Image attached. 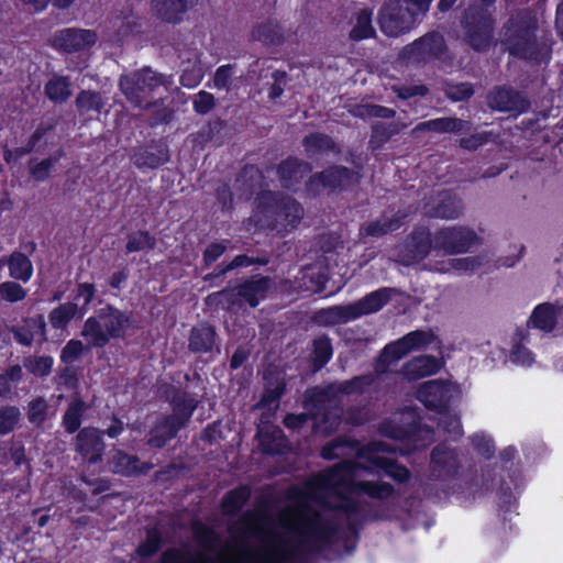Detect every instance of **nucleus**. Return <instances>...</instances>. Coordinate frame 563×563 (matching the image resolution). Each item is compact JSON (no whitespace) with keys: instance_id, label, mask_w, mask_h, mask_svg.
Returning a JSON list of instances; mask_svg holds the SVG:
<instances>
[{"instance_id":"f257e3e1","label":"nucleus","mask_w":563,"mask_h":563,"mask_svg":"<svg viewBox=\"0 0 563 563\" xmlns=\"http://www.w3.org/2000/svg\"><path fill=\"white\" fill-rule=\"evenodd\" d=\"M363 466L350 460L311 478L302 489H294V503L278 512L275 523H264L255 511H245L229 523L231 541L221 542L218 532L195 521L192 534L200 547L170 548L159 563H292L299 553L321 550L339 529H355L363 511L358 494L385 499L394 493L388 483L356 482Z\"/></svg>"},{"instance_id":"f03ea898","label":"nucleus","mask_w":563,"mask_h":563,"mask_svg":"<svg viewBox=\"0 0 563 563\" xmlns=\"http://www.w3.org/2000/svg\"><path fill=\"white\" fill-rule=\"evenodd\" d=\"M372 382L369 375H362L310 389L308 401L316 431L323 434L333 432L343 415L342 396L361 394Z\"/></svg>"},{"instance_id":"7ed1b4c3","label":"nucleus","mask_w":563,"mask_h":563,"mask_svg":"<svg viewBox=\"0 0 563 563\" xmlns=\"http://www.w3.org/2000/svg\"><path fill=\"white\" fill-rule=\"evenodd\" d=\"M538 26L536 14L529 10L512 15L505 25L504 43L509 53L536 64L547 62L550 46L537 35Z\"/></svg>"},{"instance_id":"20e7f679","label":"nucleus","mask_w":563,"mask_h":563,"mask_svg":"<svg viewBox=\"0 0 563 563\" xmlns=\"http://www.w3.org/2000/svg\"><path fill=\"white\" fill-rule=\"evenodd\" d=\"M132 325V313L107 305L95 317L88 318L82 327L81 336L89 346L103 347L111 339H122Z\"/></svg>"},{"instance_id":"39448f33","label":"nucleus","mask_w":563,"mask_h":563,"mask_svg":"<svg viewBox=\"0 0 563 563\" xmlns=\"http://www.w3.org/2000/svg\"><path fill=\"white\" fill-rule=\"evenodd\" d=\"M172 79L151 67L124 74L119 78V88L126 100L141 110H151L162 103V99L147 101V98L159 87L168 90Z\"/></svg>"},{"instance_id":"423d86ee","label":"nucleus","mask_w":563,"mask_h":563,"mask_svg":"<svg viewBox=\"0 0 563 563\" xmlns=\"http://www.w3.org/2000/svg\"><path fill=\"white\" fill-rule=\"evenodd\" d=\"M264 217L268 227L278 231L295 229L303 218L301 205L290 196L279 192H267L261 198Z\"/></svg>"},{"instance_id":"0eeeda50","label":"nucleus","mask_w":563,"mask_h":563,"mask_svg":"<svg viewBox=\"0 0 563 563\" xmlns=\"http://www.w3.org/2000/svg\"><path fill=\"white\" fill-rule=\"evenodd\" d=\"M197 405L198 401L189 395H184L179 398L173 415L162 417L150 430L147 444L155 449L164 448L186 426Z\"/></svg>"},{"instance_id":"6e6552de","label":"nucleus","mask_w":563,"mask_h":563,"mask_svg":"<svg viewBox=\"0 0 563 563\" xmlns=\"http://www.w3.org/2000/svg\"><path fill=\"white\" fill-rule=\"evenodd\" d=\"M427 11L416 0H390L380 10V29L388 36H398L412 27L417 13Z\"/></svg>"},{"instance_id":"1a4fd4ad","label":"nucleus","mask_w":563,"mask_h":563,"mask_svg":"<svg viewBox=\"0 0 563 563\" xmlns=\"http://www.w3.org/2000/svg\"><path fill=\"white\" fill-rule=\"evenodd\" d=\"M435 339L437 336L431 330H417L406 334L396 342L387 344L379 355L376 371L385 372L391 363L397 362L412 351L426 349Z\"/></svg>"},{"instance_id":"9d476101","label":"nucleus","mask_w":563,"mask_h":563,"mask_svg":"<svg viewBox=\"0 0 563 563\" xmlns=\"http://www.w3.org/2000/svg\"><path fill=\"white\" fill-rule=\"evenodd\" d=\"M478 240L477 234L466 227H448L433 234V247L445 254L465 253Z\"/></svg>"},{"instance_id":"9b49d317","label":"nucleus","mask_w":563,"mask_h":563,"mask_svg":"<svg viewBox=\"0 0 563 563\" xmlns=\"http://www.w3.org/2000/svg\"><path fill=\"white\" fill-rule=\"evenodd\" d=\"M446 52L444 37L439 32H430L413 43L405 46L401 58L412 63H426L441 58Z\"/></svg>"},{"instance_id":"f8f14e48","label":"nucleus","mask_w":563,"mask_h":563,"mask_svg":"<svg viewBox=\"0 0 563 563\" xmlns=\"http://www.w3.org/2000/svg\"><path fill=\"white\" fill-rule=\"evenodd\" d=\"M433 238L426 228H417L397 246V262L402 265H412L422 261L430 252Z\"/></svg>"},{"instance_id":"ddd939ff","label":"nucleus","mask_w":563,"mask_h":563,"mask_svg":"<svg viewBox=\"0 0 563 563\" xmlns=\"http://www.w3.org/2000/svg\"><path fill=\"white\" fill-rule=\"evenodd\" d=\"M456 391L457 387L453 384L429 380L418 388L417 399L428 409L442 413V411L446 410L453 393Z\"/></svg>"},{"instance_id":"4468645a","label":"nucleus","mask_w":563,"mask_h":563,"mask_svg":"<svg viewBox=\"0 0 563 563\" xmlns=\"http://www.w3.org/2000/svg\"><path fill=\"white\" fill-rule=\"evenodd\" d=\"M487 106L497 111L521 113L528 110V98L512 87H495L487 95Z\"/></svg>"},{"instance_id":"2eb2a0df","label":"nucleus","mask_w":563,"mask_h":563,"mask_svg":"<svg viewBox=\"0 0 563 563\" xmlns=\"http://www.w3.org/2000/svg\"><path fill=\"white\" fill-rule=\"evenodd\" d=\"M74 445L82 461L89 464H97L102 461L106 445L102 432L98 429L91 427L81 429L75 438Z\"/></svg>"},{"instance_id":"dca6fc26","label":"nucleus","mask_w":563,"mask_h":563,"mask_svg":"<svg viewBox=\"0 0 563 563\" xmlns=\"http://www.w3.org/2000/svg\"><path fill=\"white\" fill-rule=\"evenodd\" d=\"M96 41L97 35L93 31L66 29L55 35L53 45L66 53H73L90 47Z\"/></svg>"},{"instance_id":"f3484780","label":"nucleus","mask_w":563,"mask_h":563,"mask_svg":"<svg viewBox=\"0 0 563 563\" xmlns=\"http://www.w3.org/2000/svg\"><path fill=\"white\" fill-rule=\"evenodd\" d=\"M460 461L454 450L445 444L437 445L431 452V473L434 478L444 479L457 473Z\"/></svg>"},{"instance_id":"a211bd4d","label":"nucleus","mask_w":563,"mask_h":563,"mask_svg":"<svg viewBox=\"0 0 563 563\" xmlns=\"http://www.w3.org/2000/svg\"><path fill=\"white\" fill-rule=\"evenodd\" d=\"M472 123L454 117L438 118L417 124L411 134L416 135L419 132H433V133H459L462 131H470Z\"/></svg>"},{"instance_id":"6ab92c4d","label":"nucleus","mask_w":563,"mask_h":563,"mask_svg":"<svg viewBox=\"0 0 563 563\" xmlns=\"http://www.w3.org/2000/svg\"><path fill=\"white\" fill-rule=\"evenodd\" d=\"M271 285V278L264 276H254L238 285V295H240L242 306L247 303L252 308L256 307L260 300L266 297Z\"/></svg>"},{"instance_id":"aec40b11","label":"nucleus","mask_w":563,"mask_h":563,"mask_svg":"<svg viewBox=\"0 0 563 563\" xmlns=\"http://www.w3.org/2000/svg\"><path fill=\"white\" fill-rule=\"evenodd\" d=\"M316 180L332 189L345 188L352 184H356L358 181V175L346 167L333 166L313 176L309 184L312 186Z\"/></svg>"},{"instance_id":"412c9836","label":"nucleus","mask_w":563,"mask_h":563,"mask_svg":"<svg viewBox=\"0 0 563 563\" xmlns=\"http://www.w3.org/2000/svg\"><path fill=\"white\" fill-rule=\"evenodd\" d=\"M311 167L308 163L294 157H288L278 165L279 180L285 188H292L299 184L309 173Z\"/></svg>"},{"instance_id":"4be33fe9","label":"nucleus","mask_w":563,"mask_h":563,"mask_svg":"<svg viewBox=\"0 0 563 563\" xmlns=\"http://www.w3.org/2000/svg\"><path fill=\"white\" fill-rule=\"evenodd\" d=\"M441 367L439 360L431 355L413 357L402 366V374L409 380H417L435 374Z\"/></svg>"},{"instance_id":"5701e85b","label":"nucleus","mask_w":563,"mask_h":563,"mask_svg":"<svg viewBox=\"0 0 563 563\" xmlns=\"http://www.w3.org/2000/svg\"><path fill=\"white\" fill-rule=\"evenodd\" d=\"M109 463L112 472L124 476L146 473L152 467L150 464L141 463L139 457L129 455L121 450L113 452Z\"/></svg>"},{"instance_id":"b1692460","label":"nucleus","mask_w":563,"mask_h":563,"mask_svg":"<svg viewBox=\"0 0 563 563\" xmlns=\"http://www.w3.org/2000/svg\"><path fill=\"white\" fill-rule=\"evenodd\" d=\"M216 330L208 323L191 329L188 347L194 353H208L216 346Z\"/></svg>"},{"instance_id":"393cba45","label":"nucleus","mask_w":563,"mask_h":563,"mask_svg":"<svg viewBox=\"0 0 563 563\" xmlns=\"http://www.w3.org/2000/svg\"><path fill=\"white\" fill-rule=\"evenodd\" d=\"M390 299L389 289L383 288L371 292L356 302L350 303L353 318H360L364 314H369L378 311Z\"/></svg>"},{"instance_id":"a878e982","label":"nucleus","mask_w":563,"mask_h":563,"mask_svg":"<svg viewBox=\"0 0 563 563\" xmlns=\"http://www.w3.org/2000/svg\"><path fill=\"white\" fill-rule=\"evenodd\" d=\"M190 0H152L155 15L162 21L176 23L187 11Z\"/></svg>"},{"instance_id":"bb28decb","label":"nucleus","mask_w":563,"mask_h":563,"mask_svg":"<svg viewBox=\"0 0 563 563\" xmlns=\"http://www.w3.org/2000/svg\"><path fill=\"white\" fill-rule=\"evenodd\" d=\"M287 36L284 27L274 21L258 24L252 31V37L265 45H280Z\"/></svg>"},{"instance_id":"cd10ccee","label":"nucleus","mask_w":563,"mask_h":563,"mask_svg":"<svg viewBox=\"0 0 563 563\" xmlns=\"http://www.w3.org/2000/svg\"><path fill=\"white\" fill-rule=\"evenodd\" d=\"M73 93L69 77L53 75L44 86V95L54 103L66 102Z\"/></svg>"},{"instance_id":"c85d7f7f","label":"nucleus","mask_w":563,"mask_h":563,"mask_svg":"<svg viewBox=\"0 0 563 563\" xmlns=\"http://www.w3.org/2000/svg\"><path fill=\"white\" fill-rule=\"evenodd\" d=\"M238 287L224 288L220 291L212 292L206 298V305L211 308L222 307L228 311H236L243 308Z\"/></svg>"},{"instance_id":"c756f323","label":"nucleus","mask_w":563,"mask_h":563,"mask_svg":"<svg viewBox=\"0 0 563 563\" xmlns=\"http://www.w3.org/2000/svg\"><path fill=\"white\" fill-rule=\"evenodd\" d=\"M556 308L551 303H541L533 310L528 325L531 323L534 328L545 332L554 329L556 323Z\"/></svg>"},{"instance_id":"7c9ffc66","label":"nucleus","mask_w":563,"mask_h":563,"mask_svg":"<svg viewBox=\"0 0 563 563\" xmlns=\"http://www.w3.org/2000/svg\"><path fill=\"white\" fill-rule=\"evenodd\" d=\"M316 320L321 325H335L341 323H346L351 320H354L352 309L350 305L345 306H333L329 307L327 309L320 310L317 316Z\"/></svg>"},{"instance_id":"2f4dec72","label":"nucleus","mask_w":563,"mask_h":563,"mask_svg":"<svg viewBox=\"0 0 563 563\" xmlns=\"http://www.w3.org/2000/svg\"><path fill=\"white\" fill-rule=\"evenodd\" d=\"M463 210L464 206L461 199L445 195L440 199L438 205L432 208L430 216L434 218L453 220L457 219L463 213Z\"/></svg>"},{"instance_id":"473e14b6","label":"nucleus","mask_w":563,"mask_h":563,"mask_svg":"<svg viewBox=\"0 0 563 563\" xmlns=\"http://www.w3.org/2000/svg\"><path fill=\"white\" fill-rule=\"evenodd\" d=\"M9 273L15 280L29 282L33 274L31 260L22 252H13L9 256Z\"/></svg>"},{"instance_id":"72a5a7b5","label":"nucleus","mask_w":563,"mask_h":563,"mask_svg":"<svg viewBox=\"0 0 563 563\" xmlns=\"http://www.w3.org/2000/svg\"><path fill=\"white\" fill-rule=\"evenodd\" d=\"M251 497V490L246 486H241L227 493L221 501L222 512L225 516L234 515L240 511Z\"/></svg>"},{"instance_id":"f704fd0d","label":"nucleus","mask_w":563,"mask_h":563,"mask_svg":"<svg viewBox=\"0 0 563 563\" xmlns=\"http://www.w3.org/2000/svg\"><path fill=\"white\" fill-rule=\"evenodd\" d=\"M371 461L376 467L384 470L388 476L399 483H405L410 477L409 471L394 460L375 455Z\"/></svg>"},{"instance_id":"c9c22d12","label":"nucleus","mask_w":563,"mask_h":563,"mask_svg":"<svg viewBox=\"0 0 563 563\" xmlns=\"http://www.w3.org/2000/svg\"><path fill=\"white\" fill-rule=\"evenodd\" d=\"M75 103L80 113L100 112L104 106L101 93L91 90L80 91L76 97Z\"/></svg>"},{"instance_id":"e433bc0d","label":"nucleus","mask_w":563,"mask_h":563,"mask_svg":"<svg viewBox=\"0 0 563 563\" xmlns=\"http://www.w3.org/2000/svg\"><path fill=\"white\" fill-rule=\"evenodd\" d=\"M401 225L399 217L383 218L373 222H369L362 228L361 232L369 236H382L389 232L399 229Z\"/></svg>"},{"instance_id":"4c0bfd02","label":"nucleus","mask_w":563,"mask_h":563,"mask_svg":"<svg viewBox=\"0 0 563 563\" xmlns=\"http://www.w3.org/2000/svg\"><path fill=\"white\" fill-rule=\"evenodd\" d=\"M332 356V345L330 339L325 335L317 338L313 341V351H312V363L313 371L317 372L321 369L331 358Z\"/></svg>"},{"instance_id":"58836bf2","label":"nucleus","mask_w":563,"mask_h":563,"mask_svg":"<svg viewBox=\"0 0 563 563\" xmlns=\"http://www.w3.org/2000/svg\"><path fill=\"white\" fill-rule=\"evenodd\" d=\"M168 155L166 151H158V154L148 150H140L132 156V162L135 166L156 168L167 162Z\"/></svg>"},{"instance_id":"ea45409f","label":"nucleus","mask_w":563,"mask_h":563,"mask_svg":"<svg viewBox=\"0 0 563 563\" xmlns=\"http://www.w3.org/2000/svg\"><path fill=\"white\" fill-rule=\"evenodd\" d=\"M302 144L309 155H316L325 151L334 150L335 147L332 139L323 133H312L307 135L302 140Z\"/></svg>"},{"instance_id":"a19ab883","label":"nucleus","mask_w":563,"mask_h":563,"mask_svg":"<svg viewBox=\"0 0 563 563\" xmlns=\"http://www.w3.org/2000/svg\"><path fill=\"white\" fill-rule=\"evenodd\" d=\"M86 409V404L80 399L73 401L68 406L63 417V426L65 427L68 433H74L76 430H78V428L80 427L81 417Z\"/></svg>"},{"instance_id":"79ce46f5","label":"nucleus","mask_w":563,"mask_h":563,"mask_svg":"<svg viewBox=\"0 0 563 563\" xmlns=\"http://www.w3.org/2000/svg\"><path fill=\"white\" fill-rule=\"evenodd\" d=\"M21 410L16 406H0V435L12 432L21 421Z\"/></svg>"},{"instance_id":"37998d69","label":"nucleus","mask_w":563,"mask_h":563,"mask_svg":"<svg viewBox=\"0 0 563 563\" xmlns=\"http://www.w3.org/2000/svg\"><path fill=\"white\" fill-rule=\"evenodd\" d=\"M78 306L74 302H66L53 309L49 313V322L55 329H64L76 316Z\"/></svg>"},{"instance_id":"c03bdc74","label":"nucleus","mask_w":563,"mask_h":563,"mask_svg":"<svg viewBox=\"0 0 563 563\" xmlns=\"http://www.w3.org/2000/svg\"><path fill=\"white\" fill-rule=\"evenodd\" d=\"M528 336L527 330H517L514 335V347L510 353V358L512 362L521 364V365H531L533 363L532 354L529 350H527L521 342Z\"/></svg>"},{"instance_id":"a18cd8bd","label":"nucleus","mask_w":563,"mask_h":563,"mask_svg":"<svg viewBox=\"0 0 563 563\" xmlns=\"http://www.w3.org/2000/svg\"><path fill=\"white\" fill-rule=\"evenodd\" d=\"M26 417L31 424L42 426L48 418V404L43 397H36L29 401Z\"/></svg>"},{"instance_id":"49530a36","label":"nucleus","mask_w":563,"mask_h":563,"mask_svg":"<svg viewBox=\"0 0 563 563\" xmlns=\"http://www.w3.org/2000/svg\"><path fill=\"white\" fill-rule=\"evenodd\" d=\"M156 240L147 231H137L128 236L125 250L128 253L140 252L143 250H153Z\"/></svg>"},{"instance_id":"de8ad7c7","label":"nucleus","mask_w":563,"mask_h":563,"mask_svg":"<svg viewBox=\"0 0 563 563\" xmlns=\"http://www.w3.org/2000/svg\"><path fill=\"white\" fill-rule=\"evenodd\" d=\"M375 31L372 26V13L367 10H362L356 19L355 26L351 30L350 36L354 41H360L374 35Z\"/></svg>"},{"instance_id":"09e8293b","label":"nucleus","mask_w":563,"mask_h":563,"mask_svg":"<svg viewBox=\"0 0 563 563\" xmlns=\"http://www.w3.org/2000/svg\"><path fill=\"white\" fill-rule=\"evenodd\" d=\"M26 290L14 280L0 284V299L10 303L22 301L26 298Z\"/></svg>"},{"instance_id":"8fccbe9b","label":"nucleus","mask_w":563,"mask_h":563,"mask_svg":"<svg viewBox=\"0 0 563 563\" xmlns=\"http://www.w3.org/2000/svg\"><path fill=\"white\" fill-rule=\"evenodd\" d=\"M24 367L36 376H47L53 366V358L51 356H29L23 361Z\"/></svg>"},{"instance_id":"3c124183","label":"nucleus","mask_w":563,"mask_h":563,"mask_svg":"<svg viewBox=\"0 0 563 563\" xmlns=\"http://www.w3.org/2000/svg\"><path fill=\"white\" fill-rule=\"evenodd\" d=\"M59 156H51L41 162L35 163L33 159L29 163V172L31 176L37 181L46 180L53 166L58 162Z\"/></svg>"},{"instance_id":"603ef678","label":"nucleus","mask_w":563,"mask_h":563,"mask_svg":"<svg viewBox=\"0 0 563 563\" xmlns=\"http://www.w3.org/2000/svg\"><path fill=\"white\" fill-rule=\"evenodd\" d=\"M443 91L445 96L452 101H464L470 99L474 95L473 86L470 82H446L444 85Z\"/></svg>"},{"instance_id":"864d4df0","label":"nucleus","mask_w":563,"mask_h":563,"mask_svg":"<svg viewBox=\"0 0 563 563\" xmlns=\"http://www.w3.org/2000/svg\"><path fill=\"white\" fill-rule=\"evenodd\" d=\"M439 415V426L443 428V430L449 434L450 438L457 439L459 437L462 435V426L456 415L451 413L448 410H444L442 411V413Z\"/></svg>"},{"instance_id":"5fc2aeb1","label":"nucleus","mask_w":563,"mask_h":563,"mask_svg":"<svg viewBox=\"0 0 563 563\" xmlns=\"http://www.w3.org/2000/svg\"><path fill=\"white\" fill-rule=\"evenodd\" d=\"M390 135L385 129L384 122H376L372 125L368 148L372 152L380 150L390 140Z\"/></svg>"},{"instance_id":"6e6d98bb","label":"nucleus","mask_w":563,"mask_h":563,"mask_svg":"<svg viewBox=\"0 0 563 563\" xmlns=\"http://www.w3.org/2000/svg\"><path fill=\"white\" fill-rule=\"evenodd\" d=\"M162 543V536L157 529L147 531L146 539L137 548V553L141 556H151L156 553Z\"/></svg>"},{"instance_id":"4d7b16f0","label":"nucleus","mask_w":563,"mask_h":563,"mask_svg":"<svg viewBox=\"0 0 563 563\" xmlns=\"http://www.w3.org/2000/svg\"><path fill=\"white\" fill-rule=\"evenodd\" d=\"M85 349L89 350V346L85 347L79 340H70L60 352V361L66 364H71L81 356Z\"/></svg>"},{"instance_id":"13d9d810","label":"nucleus","mask_w":563,"mask_h":563,"mask_svg":"<svg viewBox=\"0 0 563 563\" xmlns=\"http://www.w3.org/2000/svg\"><path fill=\"white\" fill-rule=\"evenodd\" d=\"M493 134L490 132H478L470 136L459 140V145L466 151L474 152L490 141Z\"/></svg>"},{"instance_id":"bf43d9fd","label":"nucleus","mask_w":563,"mask_h":563,"mask_svg":"<svg viewBox=\"0 0 563 563\" xmlns=\"http://www.w3.org/2000/svg\"><path fill=\"white\" fill-rule=\"evenodd\" d=\"M288 82V76L286 71L275 70L272 73V82H269L268 87V97L271 99H276L282 96L284 89Z\"/></svg>"},{"instance_id":"052dcab7","label":"nucleus","mask_w":563,"mask_h":563,"mask_svg":"<svg viewBox=\"0 0 563 563\" xmlns=\"http://www.w3.org/2000/svg\"><path fill=\"white\" fill-rule=\"evenodd\" d=\"M194 109L199 114H206L212 110L216 104L214 97L205 90L199 91L195 95L194 100Z\"/></svg>"},{"instance_id":"680f3d73","label":"nucleus","mask_w":563,"mask_h":563,"mask_svg":"<svg viewBox=\"0 0 563 563\" xmlns=\"http://www.w3.org/2000/svg\"><path fill=\"white\" fill-rule=\"evenodd\" d=\"M478 265L479 262L475 257L452 258L448 261L445 267L439 268V271L442 273H448L451 269L468 271L474 269Z\"/></svg>"},{"instance_id":"e2e57ef3","label":"nucleus","mask_w":563,"mask_h":563,"mask_svg":"<svg viewBox=\"0 0 563 563\" xmlns=\"http://www.w3.org/2000/svg\"><path fill=\"white\" fill-rule=\"evenodd\" d=\"M162 99V103L158 107L152 108L150 111L152 112V121L151 125L156 124H167L173 120L174 110L173 108L164 104V99Z\"/></svg>"},{"instance_id":"0e129e2a","label":"nucleus","mask_w":563,"mask_h":563,"mask_svg":"<svg viewBox=\"0 0 563 563\" xmlns=\"http://www.w3.org/2000/svg\"><path fill=\"white\" fill-rule=\"evenodd\" d=\"M202 78V69L197 60L192 63V66L185 68L180 77V81L185 87L196 86Z\"/></svg>"},{"instance_id":"69168bd1","label":"nucleus","mask_w":563,"mask_h":563,"mask_svg":"<svg viewBox=\"0 0 563 563\" xmlns=\"http://www.w3.org/2000/svg\"><path fill=\"white\" fill-rule=\"evenodd\" d=\"M282 433H283L282 430L278 428L273 430L271 435L273 438V441L275 442L274 444L268 443V438H269L268 432L261 433V443L264 446L265 451H267L269 453L279 452L280 448L283 446V442H284Z\"/></svg>"},{"instance_id":"338daca9","label":"nucleus","mask_w":563,"mask_h":563,"mask_svg":"<svg viewBox=\"0 0 563 563\" xmlns=\"http://www.w3.org/2000/svg\"><path fill=\"white\" fill-rule=\"evenodd\" d=\"M393 90L400 99H409L415 96H426L429 91L424 85L394 86Z\"/></svg>"},{"instance_id":"774afa93","label":"nucleus","mask_w":563,"mask_h":563,"mask_svg":"<svg viewBox=\"0 0 563 563\" xmlns=\"http://www.w3.org/2000/svg\"><path fill=\"white\" fill-rule=\"evenodd\" d=\"M232 76V66L225 65L217 69L213 84L218 89L229 90Z\"/></svg>"}]
</instances>
